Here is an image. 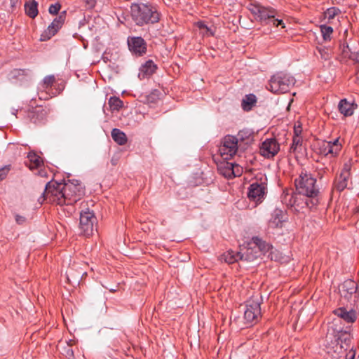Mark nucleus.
I'll list each match as a JSON object with an SVG mask.
<instances>
[{"label": "nucleus", "instance_id": "obj_22", "mask_svg": "<svg viewBox=\"0 0 359 359\" xmlns=\"http://www.w3.org/2000/svg\"><path fill=\"white\" fill-rule=\"evenodd\" d=\"M338 317L342 318L348 323H352L356 320V313L352 309H346L344 307L338 308Z\"/></svg>", "mask_w": 359, "mask_h": 359}, {"label": "nucleus", "instance_id": "obj_13", "mask_svg": "<svg viewBox=\"0 0 359 359\" xmlns=\"http://www.w3.org/2000/svg\"><path fill=\"white\" fill-rule=\"evenodd\" d=\"M356 108L357 104L351 97L343 98L338 102V111L344 116H352Z\"/></svg>", "mask_w": 359, "mask_h": 359}, {"label": "nucleus", "instance_id": "obj_11", "mask_svg": "<svg viewBox=\"0 0 359 359\" xmlns=\"http://www.w3.org/2000/svg\"><path fill=\"white\" fill-rule=\"evenodd\" d=\"M217 169L219 172L226 178L238 177L243 172V168L241 166L226 161H221L217 165Z\"/></svg>", "mask_w": 359, "mask_h": 359}, {"label": "nucleus", "instance_id": "obj_35", "mask_svg": "<svg viewBox=\"0 0 359 359\" xmlns=\"http://www.w3.org/2000/svg\"><path fill=\"white\" fill-rule=\"evenodd\" d=\"M320 31L323 35V37L324 40L328 41L331 39V34L333 32V29L327 25H321L320 26Z\"/></svg>", "mask_w": 359, "mask_h": 359}, {"label": "nucleus", "instance_id": "obj_41", "mask_svg": "<svg viewBox=\"0 0 359 359\" xmlns=\"http://www.w3.org/2000/svg\"><path fill=\"white\" fill-rule=\"evenodd\" d=\"M302 131V126L300 124H295L294 127V136H301Z\"/></svg>", "mask_w": 359, "mask_h": 359}, {"label": "nucleus", "instance_id": "obj_34", "mask_svg": "<svg viewBox=\"0 0 359 359\" xmlns=\"http://www.w3.org/2000/svg\"><path fill=\"white\" fill-rule=\"evenodd\" d=\"M111 111H118L123 107V102L117 97H111L108 102Z\"/></svg>", "mask_w": 359, "mask_h": 359}, {"label": "nucleus", "instance_id": "obj_39", "mask_svg": "<svg viewBox=\"0 0 359 359\" xmlns=\"http://www.w3.org/2000/svg\"><path fill=\"white\" fill-rule=\"evenodd\" d=\"M60 7L61 6L59 4H51L48 8V11L50 14L55 15L59 12Z\"/></svg>", "mask_w": 359, "mask_h": 359}, {"label": "nucleus", "instance_id": "obj_43", "mask_svg": "<svg viewBox=\"0 0 359 359\" xmlns=\"http://www.w3.org/2000/svg\"><path fill=\"white\" fill-rule=\"evenodd\" d=\"M88 3L90 7H93L95 6V0H89Z\"/></svg>", "mask_w": 359, "mask_h": 359}, {"label": "nucleus", "instance_id": "obj_32", "mask_svg": "<svg viewBox=\"0 0 359 359\" xmlns=\"http://www.w3.org/2000/svg\"><path fill=\"white\" fill-rule=\"evenodd\" d=\"M342 48V55L344 57H348L351 60L354 61L357 66H359V50L356 52L351 51L348 46L345 43L343 44Z\"/></svg>", "mask_w": 359, "mask_h": 359}, {"label": "nucleus", "instance_id": "obj_25", "mask_svg": "<svg viewBox=\"0 0 359 359\" xmlns=\"http://www.w3.org/2000/svg\"><path fill=\"white\" fill-rule=\"evenodd\" d=\"M248 245H254L255 249L259 252V255L262 253L268 252L271 248V245L269 243L262 241L259 237H253Z\"/></svg>", "mask_w": 359, "mask_h": 359}, {"label": "nucleus", "instance_id": "obj_19", "mask_svg": "<svg viewBox=\"0 0 359 359\" xmlns=\"http://www.w3.org/2000/svg\"><path fill=\"white\" fill-rule=\"evenodd\" d=\"M337 145V139L332 142L323 141L319 143L318 152L325 156L331 155L334 156V147Z\"/></svg>", "mask_w": 359, "mask_h": 359}, {"label": "nucleus", "instance_id": "obj_2", "mask_svg": "<svg viewBox=\"0 0 359 359\" xmlns=\"http://www.w3.org/2000/svg\"><path fill=\"white\" fill-rule=\"evenodd\" d=\"M131 15L137 25L155 23L159 20V13L148 5L134 4L131 6Z\"/></svg>", "mask_w": 359, "mask_h": 359}, {"label": "nucleus", "instance_id": "obj_42", "mask_svg": "<svg viewBox=\"0 0 359 359\" xmlns=\"http://www.w3.org/2000/svg\"><path fill=\"white\" fill-rule=\"evenodd\" d=\"M355 77L358 82H359V65L356 66Z\"/></svg>", "mask_w": 359, "mask_h": 359}, {"label": "nucleus", "instance_id": "obj_38", "mask_svg": "<svg viewBox=\"0 0 359 359\" xmlns=\"http://www.w3.org/2000/svg\"><path fill=\"white\" fill-rule=\"evenodd\" d=\"M337 14V10L335 8H330L327 10V11L325 13V18H327L328 20L332 19L334 18V16Z\"/></svg>", "mask_w": 359, "mask_h": 359}, {"label": "nucleus", "instance_id": "obj_24", "mask_svg": "<svg viewBox=\"0 0 359 359\" xmlns=\"http://www.w3.org/2000/svg\"><path fill=\"white\" fill-rule=\"evenodd\" d=\"M27 159L28 162L26 163V165L30 170H33L34 169L39 168L43 165L42 158L33 151L28 153Z\"/></svg>", "mask_w": 359, "mask_h": 359}, {"label": "nucleus", "instance_id": "obj_17", "mask_svg": "<svg viewBox=\"0 0 359 359\" xmlns=\"http://www.w3.org/2000/svg\"><path fill=\"white\" fill-rule=\"evenodd\" d=\"M157 67L152 60H148L143 64L139 71L138 77L140 79H144L151 76L156 70Z\"/></svg>", "mask_w": 359, "mask_h": 359}, {"label": "nucleus", "instance_id": "obj_1", "mask_svg": "<svg viewBox=\"0 0 359 359\" xmlns=\"http://www.w3.org/2000/svg\"><path fill=\"white\" fill-rule=\"evenodd\" d=\"M84 194L81 184L76 180H72L65 182H48L43 195L49 203L69 205L77 202Z\"/></svg>", "mask_w": 359, "mask_h": 359}, {"label": "nucleus", "instance_id": "obj_9", "mask_svg": "<svg viewBox=\"0 0 359 359\" xmlns=\"http://www.w3.org/2000/svg\"><path fill=\"white\" fill-rule=\"evenodd\" d=\"M339 341L341 342L340 345L341 351L338 353V359H354L355 351L353 347L351 346V335L348 332H338V344Z\"/></svg>", "mask_w": 359, "mask_h": 359}, {"label": "nucleus", "instance_id": "obj_21", "mask_svg": "<svg viewBox=\"0 0 359 359\" xmlns=\"http://www.w3.org/2000/svg\"><path fill=\"white\" fill-rule=\"evenodd\" d=\"M350 163H345L344 167L340 174V179L341 180L340 182H338V191H341L344 190L345 188L348 187V181L350 177Z\"/></svg>", "mask_w": 359, "mask_h": 359}, {"label": "nucleus", "instance_id": "obj_44", "mask_svg": "<svg viewBox=\"0 0 359 359\" xmlns=\"http://www.w3.org/2000/svg\"><path fill=\"white\" fill-rule=\"evenodd\" d=\"M35 113H36V111H34V112H32V114H35ZM31 119H32V120L33 121V122H34V123H36V122H37V121H38L36 118H34V115L31 117Z\"/></svg>", "mask_w": 359, "mask_h": 359}, {"label": "nucleus", "instance_id": "obj_16", "mask_svg": "<svg viewBox=\"0 0 359 359\" xmlns=\"http://www.w3.org/2000/svg\"><path fill=\"white\" fill-rule=\"evenodd\" d=\"M357 285L355 281L351 279L345 280L342 285L341 297L347 302L352 299L353 294L355 293Z\"/></svg>", "mask_w": 359, "mask_h": 359}, {"label": "nucleus", "instance_id": "obj_28", "mask_svg": "<svg viewBox=\"0 0 359 359\" xmlns=\"http://www.w3.org/2000/svg\"><path fill=\"white\" fill-rule=\"evenodd\" d=\"M326 341H330L332 348L337 344V331L334 323H330L327 327V332L326 334Z\"/></svg>", "mask_w": 359, "mask_h": 359}, {"label": "nucleus", "instance_id": "obj_20", "mask_svg": "<svg viewBox=\"0 0 359 359\" xmlns=\"http://www.w3.org/2000/svg\"><path fill=\"white\" fill-rule=\"evenodd\" d=\"M234 137L236 138L238 144L241 147L243 143L248 144L252 141L253 132L250 129H243Z\"/></svg>", "mask_w": 359, "mask_h": 359}, {"label": "nucleus", "instance_id": "obj_4", "mask_svg": "<svg viewBox=\"0 0 359 359\" xmlns=\"http://www.w3.org/2000/svg\"><path fill=\"white\" fill-rule=\"evenodd\" d=\"M316 179L306 171H302L294 182L299 194L308 197L317 195L318 190L316 186Z\"/></svg>", "mask_w": 359, "mask_h": 359}, {"label": "nucleus", "instance_id": "obj_10", "mask_svg": "<svg viewBox=\"0 0 359 359\" xmlns=\"http://www.w3.org/2000/svg\"><path fill=\"white\" fill-rule=\"evenodd\" d=\"M267 185L265 182H253L248 188V196L256 204L261 203L266 194Z\"/></svg>", "mask_w": 359, "mask_h": 359}, {"label": "nucleus", "instance_id": "obj_33", "mask_svg": "<svg viewBox=\"0 0 359 359\" xmlns=\"http://www.w3.org/2000/svg\"><path fill=\"white\" fill-rule=\"evenodd\" d=\"M256 102V97L253 94L245 95L242 100V108L245 111H249Z\"/></svg>", "mask_w": 359, "mask_h": 359}, {"label": "nucleus", "instance_id": "obj_23", "mask_svg": "<svg viewBox=\"0 0 359 359\" xmlns=\"http://www.w3.org/2000/svg\"><path fill=\"white\" fill-rule=\"evenodd\" d=\"M242 255V260L247 262H252L257 259L259 255V252L255 249L254 245H250L248 248L241 249Z\"/></svg>", "mask_w": 359, "mask_h": 359}, {"label": "nucleus", "instance_id": "obj_36", "mask_svg": "<svg viewBox=\"0 0 359 359\" xmlns=\"http://www.w3.org/2000/svg\"><path fill=\"white\" fill-rule=\"evenodd\" d=\"M55 81V76L53 75L46 76L43 80V87L44 88H48L51 87Z\"/></svg>", "mask_w": 359, "mask_h": 359}, {"label": "nucleus", "instance_id": "obj_15", "mask_svg": "<svg viewBox=\"0 0 359 359\" xmlns=\"http://www.w3.org/2000/svg\"><path fill=\"white\" fill-rule=\"evenodd\" d=\"M287 219V216L284 210L276 208L269 222V225L271 228L282 227L283 224Z\"/></svg>", "mask_w": 359, "mask_h": 359}, {"label": "nucleus", "instance_id": "obj_7", "mask_svg": "<svg viewBox=\"0 0 359 359\" xmlns=\"http://www.w3.org/2000/svg\"><path fill=\"white\" fill-rule=\"evenodd\" d=\"M82 205L83 208L80 212L79 229L82 234L89 236L93 234L96 217L93 210H90L89 208H85L86 204L82 203Z\"/></svg>", "mask_w": 359, "mask_h": 359}, {"label": "nucleus", "instance_id": "obj_27", "mask_svg": "<svg viewBox=\"0 0 359 359\" xmlns=\"http://www.w3.org/2000/svg\"><path fill=\"white\" fill-rule=\"evenodd\" d=\"M196 26L198 29L200 34H201L204 37H209L213 36L215 34V27H208L202 21L197 22L196 23Z\"/></svg>", "mask_w": 359, "mask_h": 359}, {"label": "nucleus", "instance_id": "obj_12", "mask_svg": "<svg viewBox=\"0 0 359 359\" xmlns=\"http://www.w3.org/2000/svg\"><path fill=\"white\" fill-rule=\"evenodd\" d=\"M280 150V144L274 138L265 140L261 144L259 151L262 156L270 158L276 156Z\"/></svg>", "mask_w": 359, "mask_h": 359}, {"label": "nucleus", "instance_id": "obj_8", "mask_svg": "<svg viewBox=\"0 0 359 359\" xmlns=\"http://www.w3.org/2000/svg\"><path fill=\"white\" fill-rule=\"evenodd\" d=\"M239 147H241L236 138L233 135H228L223 138L219 147V153L224 160H228L236 155Z\"/></svg>", "mask_w": 359, "mask_h": 359}, {"label": "nucleus", "instance_id": "obj_37", "mask_svg": "<svg viewBox=\"0 0 359 359\" xmlns=\"http://www.w3.org/2000/svg\"><path fill=\"white\" fill-rule=\"evenodd\" d=\"M10 170V165H6L0 168V181L3 180L6 177Z\"/></svg>", "mask_w": 359, "mask_h": 359}, {"label": "nucleus", "instance_id": "obj_6", "mask_svg": "<svg viewBox=\"0 0 359 359\" xmlns=\"http://www.w3.org/2000/svg\"><path fill=\"white\" fill-rule=\"evenodd\" d=\"M261 297L259 294L253 295L246 302L244 311V320L246 324L256 323L261 316Z\"/></svg>", "mask_w": 359, "mask_h": 359}, {"label": "nucleus", "instance_id": "obj_14", "mask_svg": "<svg viewBox=\"0 0 359 359\" xmlns=\"http://www.w3.org/2000/svg\"><path fill=\"white\" fill-rule=\"evenodd\" d=\"M128 44L130 50L137 55H141L146 52V43L141 37L128 38Z\"/></svg>", "mask_w": 359, "mask_h": 359}, {"label": "nucleus", "instance_id": "obj_18", "mask_svg": "<svg viewBox=\"0 0 359 359\" xmlns=\"http://www.w3.org/2000/svg\"><path fill=\"white\" fill-rule=\"evenodd\" d=\"M64 21L65 16L60 15L51 22V24L48 27L47 30L45 32L48 39H50L57 32V31L61 28Z\"/></svg>", "mask_w": 359, "mask_h": 359}, {"label": "nucleus", "instance_id": "obj_3", "mask_svg": "<svg viewBox=\"0 0 359 359\" xmlns=\"http://www.w3.org/2000/svg\"><path fill=\"white\" fill-rule=\"evenodd\" d=\"M248 9L257 20L266 24H272L274 27L282 25L283 28L285 27L283 20L276 18L277 14L275 10L257 4H250Z\"/></svg>", "mask_w": 359, "mask_h": 359}, {"label": "nucleus", "instance_id": "obj_29", "mask_svg": "<svg viewBox=\"0 0 359 359\" xmlns=\"http://www.w3.org/2000/svg\"><path fill=\"white\" fill-rule=\"evenodd\" d=\"M111 137L115 142L121 146L125 145L128 141L125 133L118 128H114L111 130Z\"/></svg>", "mask_w": 359, "mask_h": 359}, {"label": "nucleus", "instance_id": "obj_40", "mask_svg": "<svg viewBox=\"0 0 359 359\" xmlns=\"http://www.w3.org/2000/svg\"><path fill=\"white\" fill-rule=\"evenodd\" d=\"M15 220L18 224H23L27 222V219L25 216L15 214Z\"/></svg>", "mask_w": 359, "mask_h": 359}, {"label": "nucleus", "instance_id": "obj_31", "mask_svg": "<svg viewBox=\"0 0 359 359\" xmlns=\"http://www.w3.org/2000/svg\"><path fill=\"white\" fill-rule=\"evenodd\" d=\"M302 137L301 136H293L292 143L290 147V152L296 155L302 153Z\"/></svg>", "mask_w": 359, "mask_h": 359}, {"label": "nucleus", "instance_id": "obj_30", "mask_svg": "<svg viewBox=\"0 0 359 359\" xmlns=\"http://www.w3.org/2000/svg\"><path fill=\"white\" fill-rule=\"evenodd\" d=\"M222 259L228 264H232L238 260H242L241 251L240 250V252H235L233 250H229L224 253Z\"/></svg>", "mask_w": 359, "mask_h": 359}, {"label": "nucleus", "instance_id": "obj_26", "mask_svg": "<svg viewBox=\"0 0 359 359\" xmlns=\"http://www.w3.org/2000/svg\"><path fill=\"white\" fill-rule=\"evenodd\" d=\"M25 13L31 18H35L38 15V3L35 0H29L25 4Z\"/></svg>", "mask_w": 359, "mask_h": 359}, {"label": "nucleus", "instance_id": "obj_5", "mask_svg": "<svg viewBox=\"0 0 359 359\" xmlns=\"http://www.w3.org/2000/svg\"><path fill=\"white\" fill-rule=\"evenodd\" d=\"M295 79L290 74L278 72L269 81V90L273 93H285L294 86Z\"/></svg>", "mask_w": 359, "mask_h": 359}]
</instances>
